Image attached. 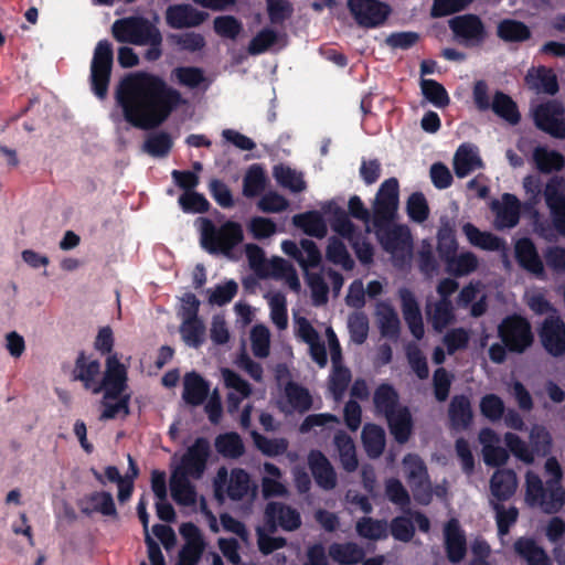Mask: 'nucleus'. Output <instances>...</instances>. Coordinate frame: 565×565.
I'll return each mask as SVG.
<instances>
[{
    "label": "nucleus",
    "mask_w": 565,
    "mask_h": 565,
    "mask_svg": "<svg viewBox=\"0 0 565 565\" xmlns=\"http://www.w3.org/2000/svg\"><path fill=\"white\" fill-rule=\"evenodd\" d=\"M375 319L384 337H396L399 331V319L395 309L386 301L375 306Z\"/></svg>",
    "instance_id": "nucleus-37"
},
{
    "label": "nucleus",
    "mask_w": 565,
    "mask_h": 565,
    "mask_svg": "<svg viewBox=\"0 0 565 565\" xmlns=\"http://www.w3.org/2000/svg\"><path fill=\"white\" fill-rule=\"evenodd\" d=\"M216 450L224 457L236 458L244 452L239 436L235 433L221 435L215 440Z\"/></svg>",
    "instance_id": "nucleus-59"
},
{
    "label": "nucleus",
    "mask_w": 565,
    "mask_h": 565,
    "mask_svg": "<svg viewBox=\"0 0 565 565\" xmlns=\"http://www.w3.org/2000/svg\"><path fill=\"white\" fill-rule=\"evenodd\" d=\"M264 473L262 488L265 498L284 497L287 494V488L281 482V471L278 467L266 462L264 465Z\"/></svg>",
    "instance_id": "nucleus-45"
},
{
    "label": "nucleus",
    "mask_w": 565,
    "mask_h": 565,
    "mask_svg": "<svg viewBox=\"0 0 565 565\" xmlns=\"http://www.w3.org/2000/svg\"><path fill=\"white\" fill-rule=\"evenodd\" d=\"M209 455V441L204 438H199L189 447L174 470H181L183 475L199 479L205 470Z\"/></svg>",
    "instance_id": "nucleus-16"
},
{
    "label": "nucleus",
    "mask_w": 565,
    "mask_h": 565,
    "mask_svg": "<svg viewBox=\"0 0 565 565\" xmlns=\"http://www.w3.org/2000/svg\"><path fill=\"white\" fill-rule=\"evenodd\" d=\"M377 236L383 247L392 254L396 263H403L412 256V237L406 226L390 225L379 228Z\"/></svg>",
    "instance_id": "nucleus-13"
},
{
    "label": "nucleus",
    "mask_w": 565,
    "mask_h": 565,
    "mask_svg": "<svg viewBox=\"0 0 565 565\" xmlns=\"http://www.w3.org/2000/svg\"><path fill=\"white\" fill-rule=\"evenodd\" d=\"M444 544L447 557L451 563L463 559L467 551V542L463 530L458 520L451 519L444 526Z\"/></svg>",
    "instance_id": "nucleus-23"
},
{
    "label": "nucleus",
    "mask_w": 565,
    "mask_h": 565,
    "mask_svg": "<svg viewBox=\"0 0 565 565\" xmlns=\"http://www.w3.org/2000/svg\"><path fill=\"white\" fill-rule=\"evenodd\" d=\"M210 392L209 383L199 374L188 373L183 380V398L188 404L200 405Z\"/></svg>",
    "instance_id": "nucleus-34"
},
{
    "label": "nucleus",
    "mask_w": 565,
    "mask_h": 565,
    "mask_svg": "<svg viewBox=\"0 0 565 565\" xmlns=\"http://www.w3.org/2000/svg\"><path fill=\"white\" fill-rule=\"evenodd\" d=\"M322 210L326 214H332L330 220L332 230L352 243L359 259L363 263L371 262L373 256L371 245L364 241L360 242L345 212L340 210L333 202L326 203Z\"/></svg>",
    "instance_id": "nucleus-8"
},
{
    "label": "nucleus",
    "mask_w": 565,
    "mask_h": 565,
    "mask_svg": "<svg viewBox=\"0 0 565 565\" xmlns=\"http://www.w3.org/2000/svg\"><path fill=\"white\" fill-rule=\"evenodd\" d=\"M473 300H477L471 306V315L475 317L481 316L486 311V294L483 285L479 281L470 282L460 291L457 303L461 307H467Z\"/></svg>",
    "instance_id": "nucleus-38"
},
{
    "label": "nucleus",
    "mask_w": 565,
    "mask_h": 565,
    "mask_svg": "<svg viewBox=\"0 0 565 565\" xmlns=\"http://www.w3.org/2000/svg\"><path fill=\"white\" fill-rule=\"evenodd\" d=\"M392 435L398 443H405L412 431V417L406 407H397L386 416Z\"/></svg>",
    "instance_id": "nucleus-41"
},
{
    "label": "nucleus",
    "mask_w": 565,
    "mask_h": 565,
    "mask_svg": "<svg viewBox=\"0 0 565 565\" xmlns=\"http://www.w3.org/2000/svg\"><path fill=\"white\" fill-rule=\"evenodd\" d=\"M478 258L470 252L454 255L447 262V271L455 276H467L478 268Z\"/></svg>",
    "instance_id": "nucleus-52"
},
{
    "label": "nucleus",
    "mask_w": 565,
    "mask_h": 565,
    "mask_svg": "<svg viewBox=\"0 0 565 565\" xmlns=\"http://www.w3.org/2000/svg\"><path fill=\"white\" fill-rule=\"evenodd\" d=\"M374 404L376 409L380 413L388 415V413L394 412L397 407H401L397 404V393L395 390L386 384H383L377 387L374 393Z\"/></svg>",
    "instance_id": "nucleus-58"
},
{
    "label": "nucleus",
    "mask_w": 565,
    "mask_h": 565,
    "mask_svg": "<svg viewBox=\"0 0 565 565\" xmlns=\"http://www.w3.org/2000/svg\"><path fill=\"white\" fill-rule=\"evenodd\" d=\"M515 255L523 268L535 275L543 274V263L537 255L534 244L530 239L523 238L516 242Z\"/></svg>",
    "instance_id": "nucleus-35"
},
{
    "label": "nucleus",
    "mask_w": 565,
    "mask_h": 565,
    "mask_svg": "<svg viewBox=\"0 0 565 565\" xmlns=\"http://www.w3.org/2000/svg\"><path fill=\"white\" fill-rule=\"evenodd\" d=\"M198 228L202 246L210 253H221L230 256L232 249L243 241L242 226L232 221L216 227L207 218H198Z\"/></svg>",
    "instance_id": "nucleus-5"
},
{
    "label": "nucleus",
    "mask_w": 565,
    "mask_h": 565,
    "mask_svg": "<svg viewBox=\"0 0 565 565\" xmlns=\"http://www.w3.org/2000/svg\"><path fill=\"white\" fill-rule=\"evenodd\" d=\"M252 351L258 358L269 354L270 332L267 327L257 324L250 331Z\"/></svg>",
    "instance_id": "nucleus-62"
},
{
    "label": "nucleus",
    "mask_w": 565,
    "mask_h": 565,
    "mask_svg": "<svg viewBox=\"0 0 565 565\" xmlns=\"http://www.w3.org/2000/svg\"><path fill=\"white\" fill-rule=\"evenodd\" d=\"M308 463L316 482L323 489H332L335 486V472L326 456L320 451H311Z\"/></svg>",
    "instance_id": "nucleus-29"
},
{
    "label": "nucleus",
    "mask_w": 565,
    "mask_h": 565,
    "mask_svg": "<svg viewBox=\"0 0 565 565\" xmlns=\"http://www.w3.org/2000/svg\"><path fill=\"white\" fill-rule=\"evenodd\" d=\"M526 85L537 92L554 95L558 90L556 76L545 67L532 68L525 77Z\"/></svg>",
    "instance_id": "nucleus-32"
},
{
    "label": "nucleus",
    "mask_w": 565,
    "mask_h": 565,
    "mask_svg": "<svg viewBox=\"0 0 565 565\" xmlns=\"http://www.w3.org/2000/svg\"><path fill=\"white\" fill-rule=\"evenodd\" d=\"M221 374L224 385L228 390L227 408L230 412H235L241 403L249 396L250 387L245 380L228 369H222Z\"/></svg>",
    "instance_id": "nucleus-24"
},
{
    "label": "nucleus",
    "mask_w": 565,
    "mask_h": 565,
    "mask_svg": "<svg viewBox=\"0 0 565 565\" xmlns=\"http://www.w3.org/2000/svg\"><path fill=\"white\" fill-rule=\"evenodd\" d=\"M518 479L512 470L502 469L494 472L490 481V489L498 500L510 498L516 490Z\"/></svg>",
    "instance_id": "nucleus-39"
},
{
    "label": "nucleus",
    "mask_w": 565,
    "mask_h": 565,
    "mask_svg": "<svg viewBox=\"0 0 565 565\" xmlns=\"http://www.w3.org/2000/svg\"><path fill=\"white\" fill-rule=\"evenodd\" d=\"M403 467L415 500L420 504H428L433 499V490L423 460L418 456L407 455L403 459Z\"/></svg>",
    "instance_id": "nucleus-10"
},
{
    "label": "nucleus",
    "mask_w": 565,
    "mask_h": 565,
    "mask_svg": "<svg viewBox=\"0 0 565 565\" xmlns=\"http://www.w3.org/2000/svg\"><path fill=\"white\" fill-rule=\"evenodd\" d=\"M426 313L429 322L437 331L444 330L454 321L455 318L451 301L449 299L428 303L426 307Z\"/></svg>",
    "instance_id": "nucleus-42"
},
{
    "label": "nucleus",
    "mask_w": 565,
    "mask_h": 565,
    "mask_svg": "<svg viewBox=\"0 0 565 565\" xmlns=\"http://www.w3.org/2000/svg\"><path fill=\"white\" fill-rule=\"evenodd\" d=\"M450 28L462 42L478 43L482 39L483 29L480 20L473 15H461L449 21Z\"/></svg>",
    "instance_id": "nucleus-27"
},
{
    "label": "nucleus",
    "mask_w": 565,
    "mask_h": 565,
    "mask_svg": "<svg viewBox=\"0 0 565 565\" xmlns=\"http://www.w3.org/2000/svg\"><path fill=\"white\" fill-rule=\"evenodd\" d=\"M277 406L285 414L303 413L311 406V396L303 387L289 383L277 397Z\"/></svg>",
    "instance_id": "nucleus-21"
},
{
    "label": "nucleus",
    "mask_w": 565,
    "mask_h": 565,
    "mask_svg": "<svg viewBox=\"0 0 565 565\" xmlns=\"http://www.w3.org/2000/svg\"><path fill=\"white\" fill-rule=\"evenodd\" d=\"M73 376L81 381L84 387L93 394L105 391L100 419L122 418L128 415L129 397L125 394L127 370L120 362L118 354L107 356L104 376L97 359L81 354L75 362Z\"/></svg>",
    "instance_id": "nucleus-2"
},
{
    "label": "nucleus",
    "mask_w": 565,
    "mask_h": 565,
    "mask_svg": "<svg viewBox=\"0 0 565 565\" xmlns=\"http://www.w3.org/2000/svg\"><path fill=\"white\" fill-rule=\"evenodd\" d=\"M273 174L280 186L292 193L302 192L307 188L303 174L288 166L280 164L275 167Z\"/></svg>",
    "instance_id": "nucleus-44"
},
{
    "label": "nucleus",
    "mask_w": 565,
    "mask_h": 565,
    "mask_svg": "<svg viewBox=\"0 0 565 565\" xmlns=\"http://www.w3.org/2000/svg\"><path fill=\"white\" fill-rule=\"evenodd\" d=\"M544 198L555 228L565 236V179L552 178L545 185Z\"/></svg>",
    "instance_id": "nucleus-14"
},
{
    "label": "nucleus",
    "mask_w": 565,
    "mask_h": 565,
    "mask_svg": "<svg viewBox=\"0 0 565 565\" xmlns=\"http://www.w3.org/2000/svg\"><path fill=\"white\" fill-rule=\"evenodd\" d=\"M116 98L126 120L140 129L159 126L184 102L181 94L168 88L160 77L141 72L121 81Z\"/></svg>",
    "instance_id": "nucleus-1"
},
{
    "label": "nucleus",
    "mask_w": 565,
    "mask_h": 565,
    "mask_svg": "<svg viewBox=\"0 0 565 565\" xmlns=\"http://www.w3.org/2000/svg\"><path fill=\"white\" fill-rule=\"evenodd\" d=\"M189 477L181 470H173L170 479L171 495L177 503L182 505L194 504L196 500V493L188 479Z\"/></svg>",
    "instance_id": "nucleus-31"
},
{
    "label": "nucleus",
    "mask_w": 565,
    "mask_h": 565,
    "mask_svg": "<svg viewBox=\"0 0 565 565\" xmlns=\"http://www.w3.org/2000/svg\"><path fill=\"white\" fill-rule=\"evenodd\" d=\"M270 308V319L273 323L280 330L288 326L287 302L284 295L273 292L266 296Z\"/></svg>",
    "instance_id": "nucleus-56"
},
{
    "label": "nucleus",
    "mask_w": 565,
    "mask_h": 565,
    "mask_svg": "<svg viewBox=\"0 0 565 565\" xmlns=\"http://www.w3.org/2000/svg\"><path fill=\"white\" fill-rule=\"evenodd\" d=\"M362 440L367 455L370 457L376 458L382 454L384 449L385 433L381 427L373 424H367L363 428Z\"/></svg>",
    "instance_id": "nucleus-48"
},
{
    "label": "nucleus",
    "mask_w": 565,
    "mask_h": 565,
    "mask_svg": "<svg viewBox=\"0 0 565 565\" xmlns=\"http://www.w3.org/2000/svg\"><path fill=\"white\" fill-rule=\"evenodd\" d=\"M399 297L405 322L407 323L411 333L417 340H420L424 337L425 328L416 299L407 289L399 290Z\"/></svg>",
    "instance_id": "nucleus-25"
},
{
    "label": "nucleus",
    "mask_w": 565,
    "mask_h": 565,
    "mask_svg": "<svg viewBox=\"0 0 565 565\" xmlns=\"http://www.w3.org/2000/svg\"><path fill=\"white\" fill-rule=\"evenodd\" d=\"M82 511L90 513H100L106 516H115L116 508L111 494L107 492H96L81 502Z\"/></svg>",
    "instance_id": "nucleus-43"
},
{
    "label": "nucleus",
    "mask_w": 565,
    "mask_h": 565,
    "mask_svg": "<svg viewBox=\"0 0 565 565\" xmlns=\"http://www.w3.org/2000/svg\"><path fill=\"white\" fill-rule=\"evenodd\" d=\"M499 334L504 344L515 352H522L533 341L530 323L522 317L512 316L502 321Z\"/></svg>",
    "instance_id": "nucleus-12"
},
{
    "label": "nucleus",
    "mask_w": 565,
    "mask_h": 565,
    "mask_svg": "<svg viewBox=\"0 0 565 565\" xmlns=\"http://www.w3.org/2000/svg\"><path fill=\"white\" fill-rule=\"evenodd\" d=\"M481 167L482 160L478 153L477 147L466 143L458 148L454 158V168L459 178H465Z\"/></svg>",
    "instance_id": "nucleus-30"
},
{
    "label": "nucleus",
    "mask_w": 565,
    "mask_h": 565,
    "mask_svg": "<svg viewBox=\"0 0 565 565\" xmlns=\"http://www.w3.org/2000/svg\"><path fill=\"white\" fill-rule=\"evenodd\" d=\"M537 128L555 138H565V109L556 100L541 104L532 109Z\"/></svg>",
    "instance_id": "nucleus-11"
},
{
    "label": "nucleus",
    "mask_w": 565,
    "mask_h": 565,
    "mask_svg": "<svg viewBox=\"0 0 565 565\" xmlns=\"http://www.w3.org/2000/svg\"><path fill=\"white\" fill-rule=\"evenodd\" d=\"M356 532L369 540H381L387 536L386 522L363 518L356 523Z\"/></svg>",
    "instance_id": "nucleus-60"
},
{
    "label": "nucleus",
    "mask_w": 565,
    "mask_h": 565,
    "mask_svg": "<svg viewBox=\"0 0 565 565\" xmlns=\"http://www.w3.org/2000/svg\"><path fill=\"white\" fill-rule=\"evenodd\" d=\"M339 451L340 461L347 471H354L358 468V459L353 440L345 434H338L334 438Z\"/></svg>",
    "instance_id": "nucleus-53"
},
{
    "label": "nucleus",
    "mask_w": 565,
    "mask_h": 565,
    "mask_svg": "<svg viewBox=\"0 0 565 565\" xmlns=\"http://www.w3.org/2000/svg\"><path fill=\"white\" fill-rule=\"evenodd\" d=\"M113 35L119 42L145 45L149 41L160 42L161 34L150 22L141 18H127L113 24Z\"/></svg>",
    "instance_id": "nucleus-6"
},
{
    "label": "nucleus",
    "mask_w": 565,
    "mask_h": 565,
    "mask_svg": "<svg viewBox=\"0 0 565 565\" xmlns=\"http://www.w3.org/2000/svg\"><path fill=\"white\" fill-rule=\"evenodd\" d=\"M329 554L333 561L343 565L355 564L363 557L362 548L353 543L333 544Z\"/></svg>",
    "instance_id": "nucleus-54"
},
{
    "label": "nucleus",
    "mask_w": 565,
    "mask_h": 565,
    "mask_svg": "<svg viewBox=\"0 0 565 565\" xmlns=\"http://www.w3.org/2000/svg\"><path fill=\"white\" fill-rule=\"evenodd\" d=\"M266 183L265 172L259 166H252L244 178V194L246 196H255L259 194Z\"/></svg>",
    "instance_id": "nucleus-63"
},
{
    "label": "nucleus",
    "mask_w": 565,
    "mask_h": 565,
    "mask_svg": "<svg viewBox=\"0 0 565 565\" xmlns=\"http://www.w3.org/2000/svg\"><path fill=\"white\" fill-rule=\"evenodd\" d=\"M295 331L296 334L308 344L312 360L320 367H324L328 362L326 347L320 341L319 334L311 323L306 318L296 317Z\"/></svg>",
    "instance_id": "nucleus-19"
},
{
    "label": "nucleus",
    "mask_w": 565,
    "mask_h": 565,
    "mask_svg": "<svg viewBox=\"0 0 565 565\" xmlns=\"http://www.w3.org/2000/svg\"><path fill=\"white\" fill-rule=\"evenodd\" d=\"M533 161L536 168L544 173L558 171L564 166V158L561 153L550 150L546 147H536L533 151Z\"/></svg>",
    "instance_id": "nucleus-47"
},
{
    "label": "nucleus",
    "mask_w": 565,
    "mask_h": 565,
    "mask_svg": "<svg viewBox=\"0 0 565 565\" xmlns=\"http://www.w3.org/2000/svg\"><path fill=\"white\" fill-rule=\"evenodd\" d=\"M398 205V182L395 178L384 181L377 192L374 203V214L377 220L393 217Z\"/></svg>",
    "instance_id": "nucleus-20"
},
{
    "label": "nucleus",
    "mask_w": 565,
    "mask_h": 565,
    "mask_svg": "<svg viewBox=\"0 0 565 565\" xmlns=\"http://www.w3.org/2000/svg\"><path fill=\"white\" fill-rule=\"evenodd\" d=\"M326 255L328 260L341 266L343 269L350 270L353 268V259L350 257L344 244L335 237L329 239Z\"/></svg>",
    "instance_id": "nucleus-57"
},
{
    "label": "nucleus",
    "mask_w": 565,
    "mask_h": 565,
    "mask_svg": "<svg viewBox=\"0 0 565 565\" xmlns=\"http://www.w3.org/2000/svg\"><path fill=\"white\" fill-rule=\"evenodd\" d=\"M292 223L296 227L302 230L309 236L322 238L327 234V223L321 213L317 211H309L296 214L292 217Z\"/></svg>",
    "instance_id": "nucleus-33"
},
{
    "label": "nucleus",
    "mask_w": 565,
    "mask_h": 565,
    "mask_svg": "<svg viewBox=\"0 0 565 565\" xmlns=\"http://www.w3.org/2000/svg\"><path fill=\"white\" fill-rule=\"evenodd\" d=\"M545 472L551 477L546 489L541 478L532 471L525 476V501L530 505L540 507L545 513L558 512L565 503V491L561 484L562 468L556 458L551 457L545 462Z\"/></svg>",
    "instance_id": "nucleus-3"
},
{
    "label": "nucleus",
    "mask_w": 565,
    "mask_h": 565,
    "mask_svg": "<svg viewBox=\"0 0 565 565\" xmlns=\"http://www.w3.org/2000/svg\"><path fill=\"white\" fill-rule=\"evenodd\" d=\"M348 329L351 340L356 344H362L369 334V319L363 312H353L348 318Z\"/></svg>",
    "instance_id": "nucleus-61"
},
{
    "label": "nucleus",
    "mask_w": 565,
    "mask_h": 565,
    "mask_svg": "<svg viewBox=\"0 0 565 565\" xmlns=\"http://www.w3.org/2000/svg\"><path fill=\"white\" fill-rule=\"evenodd\" d=\"M541 340L544 348L553 355L565 352V326L556 315H551L541 329Z\"/></svg>",
    "instance_id": "nucleus-22"
},
{
    "label": "nucleus",
    "mask_w": 565,
    "mask_h": 565,
    "mask_svg": "<svg viewBox=\"0 0 565 565\" xmlns=\"http://www.w3.org/2000/svg\"><path fill=\"white\" fill-rule=\"evenodd\" d=\"M462 233L468 242L484 250H500L503 248V242L489 232H482L471 223L462 225Z\"/></svg>",
    "instance_id": "nucleus-40"
},
{
    "label": "nucleus",
    "mask_w": 565,
    "mask_h": 565,
    "mask_svg": "<svg viewBox=\"0 0 565 565\" xmlns=\"http://www.w3.org/2000/svg\"><path fill=\"white\" fill-rule=\"evenodd\" d=\"M349 7L359 24L374 28L388 15V8L377 0H349Z\"/></svg>",
    "instance_id": "nucleus-17"
},
{
    "label": "nucleus",
    "mask_w": 565,
    "mask_h": 565,
    "mask_svg": "<svg viewBox=\"0 0 565 565\" xmlns=\"http://www.w3.org/2000/svg\"><path fill=\"white\" fill-rule=\"evenodd\" d=\"M266 525L257 529V543L262 553L269 554L285 546L282 537L271 536L270 533L280 526L285 531H294L300 526L299 513L290 507L280 503H269L265 511Z\"/></svg>",
    "instance_id": "nucleus-4"
},
{
    "label": "nucleus",
    "mask_w": 565,
    "mask_h": 565,
    "mask_svg": "<svg viewBox=\"0 0 565 565\" xmlns=\"http://www.w3.org/2000/svg\"><path fill=\"white\" fill-rule=\"evenodd\" d=\"M491 107L497 115L511 124H516L520 119L515 104L504 94L498 93Z\"/></svg>",
    "instance_id": "nucleus-64"
},
{
    "label": "nucleus",
    "mask_w": 565,
    "mask_h": 565,
    "mask_svg": "<svg viewBox=\"0 0 565 565\" xmlns=\"http://www.w3.org/2000/svg\"><path fill=\"white\" fill-rule=\"evenodd\" d=\"M275 45H279L280 47L284 46V38L270 29H264L250 40L248 53L252 55H258Z\"/></svg>",
    "instance_id": "nucleus-49"
},
{
    "label": "nucleus",
    "mask_w": 565,
    "mask_h": 565,
    "mask_svg": "<svg viewBox=\"0 0 565 565\" xmlns=\"http://www.w3.org/2000/svg\"><path fill=\"white\" fill-rule=\"evenodd\" d=\"M520 201L510 193H504L499 200L490 204L494 213V226L497 228H510L518 224L520 217Z\"/></svg>",
    "instance_id": "nucleus-18"
},
{
    "label": "nucleus",
    "mask_w": 565,
    "mask_h": 565,
    "mask_svg": "<svg viewBox=\"0 0 565 565\" xmlns=\"http://www.w3.org/2000/svg\"><path fill=\"white\" fill-rule=\"evenodd\" d=\"M172 77L182 86L198 88L206 85V78L201 68L184 66L172 71Z\"/></svg>",
    "instance_id": "nucleus-55"
},
{
    "label": "nucleus",
    "mask_w": 565,
    "mask_h": 565,
    "mask_svg": "<svg viewBox=\"0 0 565 565\" xmlns=\"http://www.w3.org/2000/svg\"><path fill=\"white\" fill-rule=\"evenodd\" d=\"M264 275H271L276 278L284 279L291 290H300V280L295 268L281 257H273L267 262Z\"/></svg>",
    "instance_id": "nucleus-36"
},
{
    "label": "nucleus",
    "mask_w": 565,
    "mask_h": 565,
    "mask_svg": "<svg viewBox=\"0 0 565 565\" xmlns=\"http://www.w3.org/2000/svg\"><path fill=\"white\" fill-rule=\"evenodd\" d=\"M326 337L331 354L333 364V371L330 376V391L332 392L335 399L342 397L350 382L351 375L348 369L342 367L340 364L341 360V348L339 340L331 327L326 329Z\"/></svg>",
    "instance_id": "nucleus-15"
},
{
    "label": "nucleus",
    "mask_w": 565,
    "mask_h": 565,
    "mask_svg": "<svg viewBox=\"0 0 565 565\" xmlns=\"http://www.w3.org/2000/svg\"><path fill=\"white\" fill-rule=\"evenodd\" d=\"M113 66V46L106 41H99L94 50L90 64V82L95 94L104 98L107 94Z\"/></svg>",
    "instance_id": "nucleus-9"
},
{
    "label": "nucleus",
    "mask_w": 565,
    "mask_h": 565,
    "mask_svg": "<svg viewBox=\"0 0 565 565\" xmlns=\"http://www.w3.org/2000/svg\"><path fill=\"white\" fill-rule=\"evenodd\" d=\"M207 14L189 6H174L167 11V21L172 28H190L202 23Z\"/></svg>",
    "instance_id": "nucleus-28"
},
{
    "label": "nucleus",
    "mask_w": 565,
    "mask_h": 565,
    "mask_svg": "<svg viewBox=\"0 0 565 565\" xmlns=\"http://www.w3.org/2000/svg\"><path fill=\"white\" fill-rule=\"evenodd\" d=\"M515 551L529 565H551L545 552L539 547L534 541L520 539L515 542Z\"/></svg>",
    "instance_id": "nucleus-50"
},
{
    "label": "nucleus",
    "mask_w": 565,
    "mask_h": 565,
    "mask_svg": "<svg viewBox=\"0 0 565 565\" xmlns=\"http://www.w3.org/2000/svg\"><path fill=\"white\" fill-rule=\"evenodd\" d=\"M180 334L185 344L198 348L205 340V327L198 317H188L182 320Z\"/></svg>",
    "instance_id": "nucleus-46"
},
{
    "label": "nucleus",
    "mask_w": 565,
    "mask_h": 565,
    "mask_svg": "<svg viewBox=\"0 0 565 565\" xmlns=\"http://www.w3.org/2000/svg\"><path fill=\"white\" fill-rule=\"evenodd\" d=\"M449 417L454 428H466L472 418L470 402L465 396H456L452 398Z\"/></svg>",
    "instance_id": "nucleus-51"
},
{
    "label": "nucleus",
    "mask_w": 565,
    "mask_h": 565,
    "mask_svg": "<svg viewBox=\"0 0 565 565\" xmlns=\"http://www.w3.org/2000/svg\"><path fill=\"white\" fill-rule=\"evenodd\" d=\"M482 445L483 460L488 466H501L509 459L508 451L499 446V436L490 428H484L479 434Z\"/></svg>",
    "instance_id": "nucleus-26"
},
{
    "label": "nucleus",
    "mask_w": 565,
    "mask_h": 565,
    "mask_svg": "<svg viewBox=\"0 0 565 565\" xmlns=\"http://www.w3.org/2000/svg\"><path fill=\"white\" fill-rule=\"evenodd\" d=\"M215 495L220 500H242L252 490L249 475L239 468L231 472L226 468H220L214 480Z\"/></svg>",
    "instance_id": "nucleus-7"
}]
</instances>
